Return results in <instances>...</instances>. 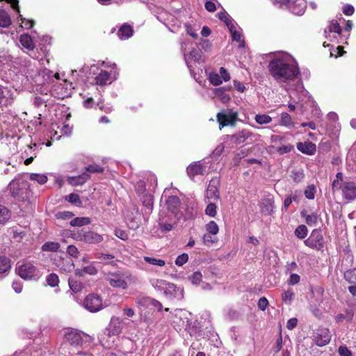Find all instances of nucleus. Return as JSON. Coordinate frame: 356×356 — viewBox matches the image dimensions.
Here are the masks:
<instances>
[{
	"instance_id": "nucleus-31",
	"label": "nucleus",
	"mask_w": 356,
	"mask_h": 356,
	"mask_svg": "<svg viewBox=\"0 0 356 356\" xmlns=\"http://www.w3.org/2000/svg\"><path fill=\"white\" fill-rule=\"evenodd\" d=\"M60 248V244L57 242L48 241L42 246V251L56 252Z\"/></svg>"
},
{
	"instance_id": "nucleus-38",
	"label": "nucleus",
	"mask_w": 356,
	"mask_h": 356,
	"mask_svg": "<svg viewBox=\"0 0 356 356\" xmlns=\"http://www.w3.org/2000/svg\"><path fill=\"white\" fill-rule=\"evenodd\" d=\"M232 33V37L233 40H235L236 42H241L239 47H244L245 46V41L242 39V35L240 32L237 31L235 28L232 29V31H229Z\"/></svg>"
},
{
	"instance_id": "nucleus-15",
	"label": "nucleus",
	"mask_w": 356,
	"mask_h": 356,
	"mask_svg": "<svg viewBox=\"0 0 356 356\" xmlns=\"http://www.w3.org/2000/svg\"><path fill=\"white\" fill-rule=\"evenodd\" d=\"M297 149L303 154L307 155H314L316 152V147L314 143L307 140L305 143H298Z\"/></svg>"
},
{
	"instance_id": "nucleus-64",
	"label": "nucleus",
	"mask_w": 356,
	"mask_h": 356,
	"mask_svg": "<svg viewBox=\"0 0 356 356\" xmlns=\"http://www.w3.org/2000/svg\"><path fill=\"white\" fill-rule=\"evenodd\" d=\"M338 352L340 356H353L350 350L346 346H340Z\"/></svg>"
},
{
	"instance_id": "nucleus-48",
	"label": "nucleus",
	"mask_w": 356,
	"mask_h": 356,
	"mask_svg": "<svg viewBox=\"0 0 356 356\" xmlns=\"http://www.w3.org/2000/svg\"><path fill=\"white\" fill-rule=\"evenodd\" d=\"M293 149V146L291 144H288L286 145L276 147V152H278L280 155H283L284 154L290 152Z\"/></svg>"
},
{
	"instance_id": "nucleus-3",
	"label": "nucleus",
	"mask_w": 356,
	"mask_h": 356,
	"mask_svg": "<svg viewBox=\"0 0 356 356\" xmlns=\"http://www.w3.org/2000/svg\"><path fill=\"white\" fill-rule=\"evenodd\" d=\"M305 244L312 249L321 250L324 245V238L321 229H314L309 237L304 241Z\"/></svg>"
},
{
	"instance_id": "nucleus-26",
	"label": "nucleus",
	"mask_w": 356,
	"mask_h": 356,
	"mask_svg": "<svg viewBox=\"0 0 356 356\" xmlns=\"http://www.w3.org/2000/svg\"><path fill=\"white\" fill-rule=\"evenodd\" d=\"M110 79V74L105 70H102L101 72L95 77L96 84L99 86L106 85Z\"/></svg>"
},
{
	"instance_id": "nucleus-58",
	"label": "nucleus",
	"mask_w": 356,
	"mask_h": 356,
	"mask_svg": "<svg viewBox=\"0 0 356 356\" xmlns=\"http://www.w3.org/2000/svg\"><path fill=\"white\" fill-rule=\"evenodd\" d=\"M294 293L291 289H289L284 291L282 294V300L286 302L288 300L291 301L293 298Z\"/></svg>"
},
{
	"instance_id": "nucleus-54",
	"label": "nucleus",
	"mask_w": 356,
	"mask_h": 356,
	"mask_svg": "<svg viewBox=\"0 0 356 356\" xmlns=\"http://www.w3.org/2000/svg\"><path fill=\"white\" fill-rule=\"evenodd\" d=\"M281 123L284 126H289L291 124V117L287 113H283L281 115Z\"/></svg>"
},
{
	"instance_id": "nucleus-43",
	"label": "nucleus",
	"mask_w": 356,
	"mask_h": 356,
	"mask_svg": "<svg viewBox=\"0 0 356 356\" xmlns=\"http://www.w3.org/2000/svg\"><path fill=\"white\" fill-rule=\"evenodd\" d=\"M206 229L209 234L216 235L218 234L219 231V227L216 222L212 220L210 221L208 224H207Z\"/></svg>"
},
{
	"instance_id": "nucleus-49",
	"label": "nucleus",
	"mask_w": 356,
	"mask_h": 356,
	"mask_svg": "<svg viewBox=\"0 0 356 356\" xmlns=\"http://www.w3.org/2000/svg\"><path fill=\"white\" fill-rule=\"evenodd\" d=\"M86 172L88 173H100L104 171V168L98 165H90L86 168Z\"/></svg>"
},
{
	"instance_id": "nucleus-23",
	"label": "nucleus",
	"mask_w": 356,
	"mask_h": 356,
	"mask_svg": "<svg viewBox=\"0 0 356 356\" xmlns=\"http://www.w3.org/2000/svg\"><path fill=\"white\" fill-rule=\"evenodd\" d=\"M300 216L305 218V222L309 226H314L316 225L318 221V216L315 213H312V214H308L306 210H302L300 211Z\"/></svg>"
},
{
	"instance_id": "nucleus-20",
	"label": "nucleus",
	"mask_w": 356,
	"mask_h": 356,
	"mask_svg": "<svg viewBox=\"0 0 356 356\" xmlns=\"http://www.w3.org/2000/svg\"><path fill=\"white\" fill-rule=\"evenodd\" d=\"M187 174L191 178L203 174V166L200 162H195L187 168Z\"/></svg>"
},
{
	"instance_id": "nucleus-4",
	"label": "nucleus",
	"mask_w": 356,
	"mask_h": 356,
	"mask_svg": "<svg viewBox=\"0 0 356 356\" xmlns=\"http://www.w3.org/2000/svg\"><path fill=\"white\" fill-rule=\"evenodd\" d=\"M237 112H232V111L220 112L217 114V120L219 123L220 129L228 126L234 125L237 120Z\"/></svg>"
},
{
	"instance_id": "nucleus-63",
	"label": "nucleus",
	"mask_w": 356,
	"mask_h": 356,
	"mask_svg": "<svg viewBox=\"0 0 356 356\" xmlns=\"http://www.w3.org/2000/svg\"><path fill=\"white\" fill-rule=\"evenodd\" d=\"M300 282V276L298 274H291L287 283L289 285H293L298 284Z\"/></svg>"
},
{
	"instance_id": "nucleus-60",
	"label": "nucleus",
	"mask_w": 356,
	"mask_h": 356,
	"mask_svg": "<svg viewBox=\"0 0 356 356\" xmlns=\"http://www.w3.org/2000/svg\"><path fill=\"white\" fill-rule=\"evenodd\" d=\"M184 26L188 35H191L193 38H197L198 35L193 31V29L190 24L186 23Z\"/></svg>"
},
{
	"instance_id": "nucleus-29",
	"label": "nucleus",
	"mask_w": 356,
	"mask_h": 356,
	"mask_svg": "<svg viewBox=\"0 0 356 356\" xmlns=\"http://www.w3.org/2000/svg\"><path fill=\"white\" fill-rule=\"evenodd\" d=\"M217 15L219 19L225 23L229 31H232V29H234L232 19L225 11L220 12Z\"/></svg>"
},
{
	"instance_id": "nucleus-17",
	"label": "nucleus",
	"mask_w": 356,
	"mask_h": 356,
	"mask_svg": "<svg viewBox=\"0 0 356 356\" xmlns=\"http://www.w3.org/2000/svg\"><path fill=\"white\" fill-rule=\"evenodd\" d=\"M10 91L0 86V107L7 106L12 102Z\"/></svg>"
},
{
	"instance_id": "nucleus-42",
	"label": "nucleus",
	"mask_w": 356,
	"mask_h": 356,
	"mask_svg": "<svg viewBox=\"0 0 356 356\" xmlns=\"http://www.w3.org/2000/svg\"><path fill=\"white\" fill-rule=\"evenodd\" d=\"M144 260L152 265L159 266H163L165 264V262L163 259H156L154 257H145Z\"/></svg>"
},
{
	"instance_id": "nucleus-28",
	"label": "nucleus",
	"mask_w": 356,
	"mask_h": 356,
	"mask_svg": "<svg viewBox=\"0 0 356 356\" xmlns=\"http://www.w3.org/2000/svg\"><path fill=\"white\" fill-rule=\"evenodd\" d=\"M10 267V260L4 256H0V274L7 273Z\"/></svg>"
},
{
	"instance_id": "nucleus-37",
	"label": "nucleus",
	"mask_w": 356,
	"mask_h": 356,
	"mask_svg": "<svg viewBox=\"0 0 356 356\" xmlns=\"http://www.w3.org/2000/svg\"><path fill=\"white\" fill-rule=\"evenodd\" d=\"M30 179L36 181L40 184H44L47 181V177L44 175L32 173L30 175Z\"/></svg>"
},
{
	"instance_id": "nucleus-53",
	"label": "nucleus",
	"mask_w": 356,
	"mask_h": 356,
	"mask_svg": "<svg viewBox=\"0 0 356 356\" xmlns=\"http://www.w3.org/2000/svg\"><path fill=\"white\" fill-rule=\"evenodd\" d=\"M189 57L195 61H200L202 58L200 51L193 48L189 53Z\"/></svg>"
},
{
	"instance_id": "nucleus-6",
	"label": "nucleus",
	"mask_w": 356,
	"mask_h": 356,
	"mask_svg": "<svg viewBox=\"0 0 356 356\" xmlns=\"http://www.w3.org/2000/svg\"><path fill=\"white\" fill-rule=\"evenodd\" d=\"M76 238L89 243H98L103 241V237L101 235L92 231L83 232L81 230L77 233Z\"/></svg>"
},
{
	"instance_id": "nucleus-61",
	"label": "nucleus",
	"mask_w": 356,
	"mask_h": 356,
	"mask_svg": "<svg viewBox=\"0 0 356 356\" xmlns=\"http://www.w3.org/2000/svg\"><path fill=\"white\" fill-rule=\"evenodd\" d=\"M83 271H84L85 274H88L91 275H96L97 273V268L93 266H88L83 268Z\"/></svg>"
},
{
	"instance_id": "nucleus-24",
	"label": "nucleus",
	"mask_w": 356,
	"mask_h": 356,
	"mask_svg": "<svg viewBox=\"0 0 356 356\" xmlns=\"http://www.w3.org/2000/svg\"><path fill=\"white\" fill-rule=\"evenodd\" d=\"M133 34V29L131 26L127 24L122 25L118 30V35L121 39H127Z\"/></svg>"
},
{
	"instance_id": "nucleus-12",
	"label": "nucleus",
	"mask_w": 356,
	"mask_h": 356,
	"mask_svg": "<svg viewBox=\"0 0 356 356\" xmlns=\"http://www.w3.org/2000/svg\"><path fill=\"white\" fill-rule=\"evenodd\" d=\"M66 341L72 346H78L82 343V337L80 332L76 330H70L65 332Z\"/></svg>"
},
{
	"instance_id": "nucleus-51",
	"label": "nucleus",
	"mask_w": 356,
	"mask_h": 356,
	"mask_svg": "<svg viewBox=\"0 0 356 356\" xmlns=\"http://www.w3.org/2000/svg\"><path fill=\"white\" fill-rule=\"evenodd\" d=\"M205 213L207 215L214 217L216 215V206L214 203H210L207 205Z\"/></svg>"
},
{
	"instance_id": "nucleus-56",
	"label": "nucleus",
	"mask_w": 356,
	"mask_h": 356,
	"mask_svg": "<svg viewBox=\"0 0 356 356\" xmlns=\"http://www.w3.org/2000/svg\"><path fill=\"white\" fill-rule=\"evenodd\" d=\"M200 45L201 48L204 49L205 51H209L211 50L212 44L211 42L209 40L202 39L200 42Z\"/></svg>"
},
{
	"instance_id": "nucleus-13",
	"label": "nucleus",
	"mask_w": 356,
	"mask_h": 356,
	"mask_svg": "<svg viewBox=\"0 0 356 356\" xmlns=\"http://www.w3.org/2000/svg\"><path fill=\"white\" fill-rule=\"evenodd\" d=\"M252 133L247 129H243L238 133L231 136V141L236 144L240 145L245 143L248 138L252 136Z\"/></svg>"
},
{
	"instance_id": "nucleus-32",
	"label": "nucleus",
	"mask_w": 356,
	"mask_h": 356,
	"mask_svg": "<svg viewBox=\"0 0 356 356\" xmlns=\"http://www.w3.org/2000/svg\"><path fill=\"white\" fill-rule=\"evenodd\" d=\"M291 177L296 183L301 182L305 178L304 171L302 169L294 170L291 172Z\"/></svg>"
},
{
	"instance_id": "nucleus-59",
	"label": "nucleus",
	"mask_w": 356,
	"mask_h": 356,
	"mask_svg": "<svg viewBox=\"0 0 356 356\" xmlns=\"http://www.w3.org/2000/svg\"><path fill=\"white\" fill-rule=\"evenodd\" d=\"M268 305V300H267L266 298L261 297L259 298L258 301V307L261 310L264 311L267 308Z\"/></svg>"
},
{
	"instance_id": "nucleus-21",
	"label": "nucleus",
	"mask_w": 356,
	"mask_h": 356,
	"mask_svg": "<svg viewBox=\"0 0 356 356\" xmlns=\"http://www.w3.org/2000/svg\"><path fill=\"white\" fill-rule=\"evenodd\" d=\"M89 178V173L83 172L79 176L70 177L68 181L72 186H80L85 184Z\"/></svg>"
},
{
	"instance_id": "nucleus-52",
	"label": "nucleus",
	"mask_w": 356,
	"mask_h": 356,
	"mask_svg": "<svg viewBox=\"0 0 356 356\" xmlns=\"http://www.w3.org/2000/svg\"><path fill=\"white\" fill-rule=\"evenodd\" d=\"M210 82L214 86H218L222 83V79L219 74L211 73L209 76Z\"/></svg>"
},
{
	"instance_id": "nucleus-30",
	"label": "nucleus",
	"mask_w": 356,
	"mask_h": 356,
	"mask_svg": "<svg viewBox=\"0 0 356 356\" xmlns=\"http://www.w3.org/2000/svg\"><path fill=\"white\" fill-rule=\"evenodd\" d=\"M90 222V219L88 217H77L70 221V225L73 227H81L83 225H89Z\"/></svg>"
},
{
	"instance_id": "nucleus-10",
	"label": "nucleus",
	"mask_w": 356,
	"mask_h": 356,
	"mask_svg": "<svg viewBox=\"0 0 356 356\" xmlns=\"http://www.w3.org/2000/svg\"><path fill=\"white\" fill-rule=\"evenodd\" d=\"M167 209L175 216L180 212L181 200L177 195H170L165 201Z\"/></svg>"
},
{
	"instance_id": "nucleus-9",
	"label": "nucleus",
	"mask_w": 356,
	"mask_h": 356,
	"mask_svg": "<svg viewBox=\"0 0 356 356\" xmlns=\"http://www.w3.org/2000/svg\"><path fill=\"white\" fill-rule=\"evenodd\" d=\"M330 339V332L327 328L318 329L314 336V340L318 346H323L329 343Z\"/></svg>"
},
{
	"instance_id": "nucleus-8",
	"label": "nucleus",
	"mask_w": 356,
	"mask_h": 356,
	"mask_svg": "<svg viewBox=\"0 0 356 356\" xmlns=\"http://www.w3.org/2000/svg\"><path fill=\"white\" fill-rule=\"evenodd\" d=\"M339 188L342 190L343 197L348 200L352 201L356 199V184L353 181H344L342 186Z\"/></svg>"
},
{
	"instance_id": "nucleus-34",
	"label": "nucleus",
	"mask_w": 356,
	"mask_h": 356,
	"mask_svg": "<svg viewBox=\"0 0 356 356\" xmlns=\"http://www.w3.org/2000/svg\"><path fill=\"white\" fill-rule=\"evenodd\" d=\"M343 277L345 280L349 283H356V268L346 270L344 273Z\"/></svg>"
},
{
	"instance_id": "nucleus-44",
	"label": "nucleus",
	"mask_w": 356,
	"mask_h": 356,
	"mask_svg": "<svg viewBox=\"0 0 356 356\" xmlns=\"http://www.w3.org/2000/svg\"><path fill=\"white\" fill-rule=\"evenodd\" d=\"M47 284L54 287L56 286H58L59 282L58 276L56 273H51L47 277Z\"/></svg>"
},
{
	"instance_id": "nucleus-5",
	"label": "nucleus",
	"mask_w": 356,
	"mask_h": 356,
	"mask_svg": "<svg viewBox=\"0 0 356 356\" xmlns=\"http://www.w3.org/2000/svg\"><path fill=\"white\" fill-rule=\"evenodd\" d=\"M83 305L85 308L91 312H98L102 308V301L100 296L94 293L86 296Z\"/></svg>"
},
{
	"instance_id": "nucleus-19",
	"label": "nucleus",
	"mask_w": 356,
	"mask_h": 356,
	"mask_svg": "<svg viewBox=\"0 0 356 356\" xmlns=\"http://www.w3.org/2000/svg\"><path fill=\"white\" fill-rule=\"evenodd\" d=\"M289 9L295 15H302L306 9V4L302 0H298L289 5Z\"/></svg>"
},
{
	"instance_id": "nucleus-41",
	"label": "nucleus",
	"mask_w": 356,
	"mask_h": 356,
	"mask_svg": "<svg viewBox=\"0 0 356 356\" xmlns=\"http://www.w3.org/2000/svg\"><path fill=\"white\" fill-rule=\"evenodd\" d=\"M65 200H67L69 202L76 206H81L82 204L79 195L76 193H70L65 197Z\"/></svg>"
},
{
	"instance_id": "nucleus-27",
	"label": "nucleus",
	"mask_w": 356,
	"mask_h": 356,
	"mask_svg": "<svg viewBox=\"0 0 356 356\" xmlns=\"http://www.w3.org/2000/svg\"><path fill=\"white\" fill-rule=\"evenodd\" d=\"M11 24V19L4 10L0 9V26L7 28Z\"/></svg>"
},
{
	"instance_id": "nucleus-22",
	"label": "nucleus",
	"mask_w": 356,
	"mask_h": 356,
	"mask_svg": "<svg viewBox=\"0 0 356 356\" xmlns=\"http://www.w3.org/2000/svg\"><path fill=\"white\" fill-rule=\"evenodd\" d=\"M231 88L220 87L214 90V93L222 103H227L230 100V96L226 93Z\"/></svg>"
},
{
	"instance_id": "nucleus-2",
	"label": "nucleus",
	"mask_w": 356,
	"mask_h": 356,
	"mask_svg": "<svg viewBox=\"0 0 356 356\" xmlns=\"http://www.w3.org/2000/svg\"><path fill=\"white\" fill-rule=\"evenodd\" d=\"M8 188L13 197L26 203V209L31 208V198L33 197V193L29 189L28 182L13 180L8 184Z\"/></svg>"
},
{
	"instance_id": "nucleus-47",
	"label": "nucleus",
	"mask_w": 356,
	"mask_h": 356,
	"mask_svg": "<svg viewBox=\"0 0 356 356\" xmlns=\"http://www.w3.org/2000/svg\"><path fill=\"white\" fill-rule=\"evenodd\" d=\"M188 279L193 284H199L202 281V275L200 271H196L189 276Z\"/></svg>"
},
{
	"instance_id": "nucleus-50",
	"label": "nucleus",
	"mask_w": 356,
	"mask_h": 356,
	"mask_svg": "<svg viewBox=\"0 0 356 356\" xmlns=\"http://www.w3.org/2000/svg\"><path fill=\"white\" fill-rule=\"evenodd\" d=\"M188 260V255L186 253H183L180 255H179L176 260H175V264L179 266H183L184 264H186Z\"/></svg>"
},
{
	"instance_id": "nucleus-39",
	"label": "nucleus",
	"mask_w": 356,
	"mask_h": 356,
	"mask_svg": "<svg viewBox=\"0 0 356 356\" xmlns=\"http://www.w3.org/2000/svg\"><path fill=\"white\" fill-rule=\"evenodd\" d=\"M353 318V312L352 311H346L345 314H339L336 316L337 322H341L344 319L347 321H351Z\"/></svg>"
},
{
	"instance_id": "nucleus-25",
	"label": "nucleus",
	"mask_w": 356,
	"mask_h": 356,
	"mask_svg": "<svg viewBox=\"0 0 356 356\" xmlns=\"http://www.w3.org/2000/svg\"><path fill=\"white\" fill-rule=\"evenodd\" d=\"M19 42L24 47L29 50H33L35 47L32 38L28 34H22L20 36Z\"/></svg>"
},
{
	"instance_id": "nucleus-57",
	"label": "nucleus",
	"mask_w": 356,
	"mask_h": 356,
	"mask_svg": "<svg viewBox=\"0 0 356 356\" xmlns=\"http://www.w3.org/2000/svg\"><path fill=\"white\" fill-rule=\"evenodd\" d=\"M202 240L203 243L207 245H211L215 243V240L213 238L211 234L209 232L203 236Z\"/></svg>"
},
{
	"instance_id": "nucleus-46",
	"label": "nucleus",
	"mask_w": 356,
	"mask_h": 356,
	"mask_svg": "<svg viewBox=\"0 0 356 356\" xmlns=\"http://www.w3.org/2000/svg\"><path fill=\"white\" fill-rule=\"evenodd\" d=\"M329 32H334L338 34L341 33V29L337 20H332L328 27Z\"/></svg>"
},
{
	"instance_id": "nucleus-18",
	"label": "nucleus",
	"mask_w": 356,
	"mask_h": 356,
	"mask_svg": "<svg viewBox=\"0 0 356 356\" xmlns=\"http://www.w3.org/2000/svg\"><path fill=\"white\" fill-rule=\"evenodd\" d=\"M274 201L273 198H264L261 200V211L266 215H270L274 209Z\"/></svg>"
},
{
	"instance_id": "nucleus-1",
	"label": "nucleus",
	"mask_w": 356,
	"mask_h": 356,
	"mask_svg": "<svg viewBox=\"0 0 356 356\" xmlns=\"http://www.w3.org/2000/svg\"><path fill=\"white\" fill-rule=\"evenodd\" d=\"M268 69L272 76L280 81L292 80L299 74L298 68L283 58L273 59L269 63Z\"/></svg>"
},
{
	"instance_id": "nucleus-36",
	"label": "nucleus",
	"mask_w": 356,
	"mask_h": 356,
	"mask_svg": "<svg viewBox=\"0 0 356 356\" xmlns=\"http://www.w3.org/2000/svg\"><path fill=\"white\" fill-rule=\"evenodd\" d=\"M307 227L305 225H299L295 230V235L299 238H305L307 234Z\"/></svg>"
},
{
	"instance_id": "nucleus-45",
	"label": "nucleus",
	"mask_w": 356,
	"mask_h": 356,
	"mask_svg": "<svg viewBox=\"0 0 356 356\" xmlns=\"http://www.w3.org/2000/svg\"><path fill=\"white\" fill-rule=\"evenodd\" d=\"M272 118L268 115H257L255 121L259 124H268L270 122Z\"/></svg>"
},
{
	"instance_id": "nucleus-7",
	"label": "nucleus",
	"mask_w": 356,
	"mask_h": 356,
	"mask_svg": "<svg viewBox=\"0 0 356 356\" xmlns=\"http://www.w3.org/2000/svg\"><path fill=\"white\" fill-rule=\"evenodd\" d=\"M18 274L24 280H31L37 276V269L31 263H25L18 268Z\"/></svg>"
},
{
	"instance_id": "nucleus-35",
	"label": "nucleus",
	"mask_w": 356,
	"mask_h": 356,
	"mask_svg": "<svg viewBox=\"0 0 356 356\" xmlns=\"http://www.w3.org/2000/svg\"><path fill=\"white\" fill-rule=\"evenodd\" d=\"M68 284L70 289L74 293H77L82 289V284L72 277L68 279Z\"/></svg>"
},
{
	"instance_id": "nucleus-11",
	"label": "nucleus",
	"mask_w": 356,
	"mask_h": 356,
	"mask_svg": "<svg viewBox=\"0 0 356 356\" xmlns=\"http://www.w3.org/2000/svg\"><path fill=\"white\" fill-rule=\"evenodd\" d=\"M110 285L113 287H118L125 289L127 288V283L123 278V276L119 274L108 275L106 278Z\"/></svg>"
},
{
	"instance_id": "nucleus-14",
	"label": "nucleus",
	"mask_w": 356,
	"mask_h": 356,
	"mask_svg": "<svg viewBox=\"0 0 356 356\" xmlns=\"http://www.w3.org/2000/svg\"><path fill=\"white\" fill-rule=\"evenodd\" d=\"M122 329V322L119 318L113 317L108 326V331L109 335H118L119 334Z\"/></svg>"
},
{
	"instance_id": "nucleus-16",
	"label": "nucleus",
	"mask_w": 356,
	"mask_h": 356,
	"mask_svg": "<svg viewBox=\"0 0 356 356\" xmlns=\"http://www.w3.org/2000/svg\"><path fill=\"white\" fill-rule=\"evenodd\" d=\"M56 265L61 272L65 273L71 272L74 266L72 259L68 256H66L65 258H62Z\"/></svg>"
},
{
	"instance_id": "nucleus-55",
	"label": "nucleus",
	"mask_w": 356,
	"mask_h": 356,
	"mask_svg": "<svg viewBox=\"0 0 356 356\" xmlns=\"http://www.w3.org/2000/svg\"><path fill=\"white\" fill-rule=\"evenodd\" d=\"M67 254L74 258H77L79 254V252L77 249V248L74 245H69L67 248Z\"/></svg>"
},
{
	"instance_id": "nucleus-40",
	"label": "nucleus",
	"mask_w": 356,
	"mask_h": 356,
	"mask_svg": "<svg viewBox=\"0 0 356 356\" xmlns=\"http://www.w3.org/2000/svg\"><path fill=\"white\" fill-rule=\"evenodd\" d=\"M316 188L314 184L307 186L304 191L305 197L309 200H314L315 197Z\"/></svg>"
},
{
	"instance_id": "nucleus-33",
	"label": "nucleus",
	"mask_w": 356,
	"mask_h": 356,
	"mask_svg": "<svg viewBox=\"0 0 356 356\" xmlns=\"http://www.w3.org/2000/svg\"><path fill=\"white\" fill-rule=\"evenodd\" d=\"M10 218V211L4 206L0 205V223L3 224Z\"/></svg>"
},
{
	"instance_id": "nucleus-62",
	"label": "nucleus",
	"mask_w": 356,
	"mask_h": 356,
	"mask_svg": "<svg viewBox=\"0 0 356 356\" xmlns=\"http://www.w3.org/2000/svg\"><path fill=\"white\" fill-rule=\"evenodd\" d=\"M115 235L118 237L119 238L126 241L128 239V234L127 233L122 229H116L115 231Z\"/></svg>"
}]
</instances>
